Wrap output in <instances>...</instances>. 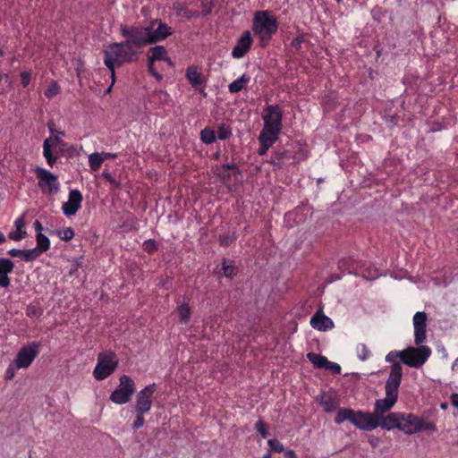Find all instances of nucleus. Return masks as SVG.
I'll use <instances>...</instances> for the list:
<instances>
[{"label": "nucleus", "mask_w": 458, "mask_h": 458, "mask_svg": "<svg viewBox=\"0 0 458 458\" xmlns=\"http://www.w3.org/2000/svg\"><path fill=\"white\" fill-rule=\"evenodd\" d=\"M402 377V365L400 363H396L391 366L390 374L385 386L386 397L384 399L377 400L374 405L373 414L376 416L377 420L385 416V414L396 403Z\"/></svg>", "instance_id": "nucleus-1"}, {"label": "nucleus", "mask_w": 458, "mask_h": 458, "mask_svg": "<svg viewBox=\"0 0 458 458\" xmlns=\"http://www.w3.org/2000/svg\"><path fill=\"white\" fill-rule=\"evenodd\" d=\"M104 64L111 72L112 84L115 82V68L137 60L139 50H131L123 41L110 44L104 51Z\"/></svg>", "instance_id": "nucleus-2"}, {"label": "nucleus", "mask_w": 458, "mask_h": 458, "mask_svg": "<svg viewBox=\"0 0 458 458\" xmlns=\"http://www.w3.org/2000/svg\"><path fill=\"white\" fill-rule=\"evenodd\" d=\"M252 31L264 47L278 30V21L272 11L264 10L254 13L252 20Z\"/></svg>", "instance_id": "nucleus-3"}, {"label": "nucleus", "mask_w": 458, "mask_h": 458, "mask_svg": "<svg viewBox=\"0 0 458 458\" xmlns=\"http://www.w3.org/2000/svg\"><path fill=\"white\" fill-rule=\"evenodd\" d=\"M346 420L364 431H370L378 427V421L373 413L360 410L354 411L351 408H339L335 417V423L340 425Z\"/></svg>", "instance_id": "nucleus-4"}, {"label": "nucleus", "mask_w": 458, "mask_h": 458, "mask_svg": "<svg viewBox=\"0 0 458 458\" xmlns=\"http://www.w3.org/2000/svg\"><path fill=\"white\" fill-rule=\"evenodd\" d=\"M290 147L289 148L274 151L268 161L269 164L277 169H281L285 165L286 161L293 160L298 163L308 157L309 151L305 142L296 140L293 142Z\"/></svg>", "instance_id": "nucleus-5"}, {"label": "nucleus", "mask_w": 458, "mask_h": 458, "mask_svg": "<svg viewBox=\"0 0 458 458\" xmlns=\"http://www.w3.org/2000/svg\"><path fill=\"white\" fill-rule=\"evenodd\" d=\"M263 129L260 132L279 138L283 129V110L279 105H268L262 114Z\"/></svg>", "instance_id": "nucleus-6"}, {"label": "nucleus", "mask_w": 458, "mask_h": 458, "mask_svg": "<svg viewBox=\"0 0 458 458\" xmlns=\"http://www.w3.org/2000/svg\"><path fill=\"white\" fill-rule=\"evenodd\" d=\"M398 429L406 435H413L421 431L435 432L437 426L412 413L401 412Z\"/></svg>", "instance_id": "nucleus-7"}, {"label": "nucleus", "mask_w": 458, "mask_h": 458, "mask_svg": "<svg viewBox=\"0 0 458 458\" xmlns=\"http://www.w3.org/2000/svg\"><path fill=\"white\" fill-rule=\"evenodd\" d=\"M118 367L117 355L112 351L99 352L98 362L93 370L94 377L102 381L107 378Z\"/></svg>", "instance_id": "nucleus-8"}, {"label": "nucleus", "mask_w": 458, "mask_h": 458, "mask_svg": "<svg viewBox=\"0 0 458 458\" xmlns=\"http://www.w3.org/2000/svg\"><path fill=\"white\" fill-rule=\"evenodd\" d=\"M121 34L126 39L123 41L131 50H139L150 44L148 42L147 28L127 27L121 25Z\"/></svg>", "instance_id": "nucleus-9"}, {"label": "nucleus", "mask_w": 458, "mask_h": 458, "mask_svg": "<svg viewBox=\"0 0 458 458\" xmlns=\"http://www.w3.org/2000/svg\"><path fill=\"white\" fill-rule=\"evenodd\" d=\"M402 362L411 368H420L431 355V349L427 345L408 347L402 351Z\"/></svg>", "instance_id": "nucleus-10"}, {"label": "nucleus", "mask_w": 458, "mask_h": 458, "mask_svg": "<svg viewBox=\"0 0 458 458\" xmlns=\"http://www.w3.org/2000/svg\"><path fill=\"white\" fill-rule=\"evenodd\" d=\"M136 390L135 383L131 377L123 375L119 378V385L110 394V401L116 404L127 403Z\"/></svg>", "instance_id": "nucleus-11"}, {"label": "nucleus", "mask_w": 458, "mask_h": 458, "mask_svg": "<svg viewBox=\"0 0 458 458\" xmlns=\"http://www.w3.org/2000/svg\"><path fill=\"white\" fill-rule=\"evenodd\" d=\"M35 173L43 193L55 194L59 191L60 183L55 174L39 166L35 168Z\"/></svg>", "instance_id": "nucleus-12"}, {"label": "nucleus", "mask_w": 458, "mask_h": 458, "mask_svg": "<svg viewBox=\"0 0 458 458\" xmlns=\"http://www.w3.org/2000/svg\"><path fill=\"white\" fill-rule=\"evenodd\" d=\"M40 343L31 342L22 346L14 359V364L18 369L29 368L39 353Z\"/></svg>", "instance_id": "nucleus-13"}, {"label": "nucleus", "mask_w": 458, "mask_h": 458, "mask_svg": "<svg viewBox=\"0 0 458 458\" xmlns=\"http://www.w3.org/2000/svg\"><path fill=\"white\" fill-rule=\"evenodd\" d=\"M157 386L155 383L146 386L136 395L135 411L148 412L152 408L153 394Z\"/></svg>", "instance_id": "nucleus-14"}, {"label": "nucleus", "mask_w": 458, "mask_h": 458, "mask_svg": "<svg viewBox=\"0 0 458 458\" xmlns=\"http://www.w3.org/2000/svg\"><path fill=\"white\" fill-rule=\"evenodd\" d=\"M147 31L150 44L165 40L173 33L172 28L159 20L152 21L150 25L147 27Z\"/></svg>", "instance_id": "nucleus-15"}, {"label": "nucleus", "mask_w": 458, "mask_h": 458, "mask_svg": "<svg viewBox=\"0 0 458 458\" xmlns=\"http://www.w3.org/2000/svg\"><path fill=\"white\" fill-rule=\"evenodd\" d=\"M427 320L428 316L424 311H418L414 314L412 322L414 327V343L420 345L427 338Z\"/></svg>", "instance_id": "nucleus-16"}, {"label": "nucleus", "mask_w": 458, "mask_h": 458, "mask_svg": "<svg viewBox=\"0 0 458 458\" xmlns=\"http://www.w3.org/2000/svg\"><path fill=\"white\" fill-rule=\"evenodd\" d=\"M253 44V38L250 30L242 32L241 37L236 40L231 55L234 59H241L250 50Z\"/></svg>", "instance_id": "nucleus-17"}, {"label": "nucleus", "mask_w": 458, "mask_h": 458, "mask_svg": "<svg viewBox=\"0 0 458 458\" xmlns=\"http://www.w3.org/2000/svg\"><path fill=\"white\" fill-rule=\"evenodd\" d=\"M83 197L80 191L72 190L69 192L68 201L62 206L63 212L65 216H71L77 213L81 207Z\"/></svg>", "instance_id": "nucleus-18"}, {"label": "nucleus", "mask_w": 458, "mask_h": 458, "mask_svg": "<svg viewBox=\"0 0 458 458\" xmlns=\"http://www.w3.org/2000/svg\"><path fill=\"white\" fill-rule=\"evenodd\" d=\"M14 263L7 258H0V287L8 288L11 284L9 274L13 271Z\"/></svg>", "instance_id": "nucleus-19"}, {"label": "nucleus", "mask_w": 458, "mask_h": 458, "mask_svg": "<svg viewBox=\"0 0 458 458\" xmlns=\"http://www.w3.org/2000/svg\"><path fill=\"white\" fill-rule=\"evenodd\" d=\"M185 77L191 86L195 89H198L199 87L203 86L206 83L204 75L200 72L199 68L196 65H190L187 67Z\"/></svg>", "instance_id": "nucleus-20"}, {"label": "nucleus", "mask_w": 458, "mask_h": 458, "mask_svg": "<svg viewBox=\"0 0 458 458\" xmlns=\"http://www.w3.org/2000/svg\"><path fill=\"white\" fill-rule=\"evenodd\" d=\"M60 142H61V139L59 137H55V138L49 137L44 140L43 156L46 158L47 163L50 167H53L58 159V157L55 156L53 154L52 148L54 146H56Z\"/></svg>", "instance_id": "nucleus-21"}, {"label": "nucleus", "mask_w": 458, "mask_h": 458, "mask_svg": "<svg viewBox=\"0 0 458 458\" xmlns=\"http://www.w3.org/2000/svg\"><path fill=\"white\" fill-rule=\"evenodd\" d=\"M310 326L317 330L326 331L333 328L334 323L331 318L322 312L317 311L310 319Z\"/></svg>", "instance_id": "nucleus-22"}, {"label": "nucleus", "mask_w": 458, "mask_h": 458, "mask_svg": "<svg viewBox=\"0 0 458 458\" xmlns=\"http://www.w3.org/2000/svg\"><path fill=\"white\" fill-rule=\"evenodd\" d=\"M148 57L150 58L151 62L164 61L166 62L169 66H174V62L170 59L167 50L163 46L150 47L148 52Z\"/></svg>", "instance_id": "nucleus-23"}, {"label": "nucleus", "mask_w": 458, "mask_h": 458, "mask_svg": "<svg viewBox=\"0 0 458 458\" xmlns=\"http://www.w3.org/2000/svg\"><path fill=\"white\" fill-rule=\"evenodd\" d=\"M401 412H391L378 420V427L386 430L398 428L400 424Z\"/></svg>", "instance_id": "nucleus-24"}, {"label": "nucleus", "mask_w": 458, "mask_h": 458, "mask_svg": "<svg viewBox=\"0 0 458 458\" xmlns=\"http://www.w3.org/2000/svg\"><path fill=\"white\" fill-rule=\"evenodd\" d=\"M279 138L269 136L268 134L260 132L258 140L259 147L257 150L259 156H265L269 148L278 140Z\"/></svg>", "instance_id": "nucleus-25"}, {"label": "nucleus", "mask_w": 458, "mask_h": 458, "mask_svg": "<svg viewBox=\"0 0 458 458\" xmlns=\"http://www.w3.org/2000/svg\"><path fill=\"white\" fill-rule=\"evenodd\" d=\"M320 405L326 412H333L339 406V400L335 394H324L321 395Z\"/></svg>", "instance_id": "nucleus-26"}, {"label": "nucleus", "mask_w": 458, "mask_h": 458, "mask_svg": "<svg viewBox=\"0 0 458 458\" xmlns=\"http://www.w3.org/2000/svg\"><path fill=\"white\" fill-rule=\"evenodd\" d=\"M37 246L34 249H30L35 252L33 255L34 259H37L43 252H46L50 248V240L43 233L36 234Z\"/></svg>", "instance_id": "nucleus-27"}, {"label": "nucleus", "mask_w": 458, "mask_h": 458, "mask_svg": "<svg viewBox=\"0 0 458 458\" xmlns=\"http://www.w3.org/2000/svg\"><path fill=\"white\" fill-rule=\"evenodd\" d=\"M221 270L223 271V276L230 279L236 276L239 272V268L235 265V261L228 259H223Z\"/></svg>", "instance_id": "nucleus-28"}, {"label": "nucleus", "mask_w": 458, "mask_h": 458, "mask_svg": "<svg viewBox=\"0 0 458 458\" xmlns=\"http://www.w3.org/2000/svg\"><path fill=\"white\" fill-rule=\"evenodd\" d=\"M250 77L247 74H242L241 77L233 81L228 85V89L230 93H238L242 90L250 82Z\"/></svg>", "instance_id": "nucleus-29"}, {"label": "nucleus", "mask_w": 458, "mask_h": 458, "mask_svg": "<svg viewBox=\"0 0 458 458\" xmlns=\"http://www.w3.org/2000/svg\"><path fill=\"white\" fill-rule=\"evenodd\" d=\"M33 250H18V249H12L9 250L7 254L13 258H21L25 262H30L35 260L33 258Z\"/></svg>", "instance_id": "nucleus-30"}, {"label": "nucleus", "mask_w": 458, "mask_h": 458, "mask_svg": "<svg viewBox=\"0 0 458 458\" xmlns=\"http://www.w3.org/2000/svg\"><path fill=\"white\" fill-rule=\"evenodd\" d=\"M307 358L318 369H325L328 364L327 358L318 353L309 352Z\"/></svg>", "instance_id": "nucleus-31"}, {"label": "nucleus", "mask_w": 458, "mask_h": 458, "mask_svg": "<svg viewBox=\"0 0 458 458\" xmlns=\"http://www.w3.org/2000/svg\"><path fill=\"white\" fill-rule=\"evenodd\" d=\"M338 267L343 271H347L349 274H352L355 273L357 264L352 258H344L339 260Z\"/></svg>", "instance_id": "nucleus-32"}, {"label": "nucleus", "mask_w": 458, "mask_h": 458, "mask_svg": "<svg viewBox=\"0 0 458 458\" xmlns=\"http://www.w3.org/2000/svg\"><path fill=\"white\" fill-rule=\"evenodd\" d=\"M103 162L104 158H102V155L98 152H94L89 156V165L94 172L99 170Z\"/></svg>", "instance_id": "nucleus-33"}, {"label": "nucleus", "mask_w": 458, "mask_h": 458, "mask_svg": "<svg viewBox=\"0 0 458 458\" xmlns=\"http://www.w3.org/2000/svg\"><path fill=\"white\" fill-rule=\"evenodd\" d=\"M180 322L187 324L191 318V308L188 303H182L177 308Z\"/></svg>", "instance_id": "nucleus-34"}, {"label": "nucleus", "mask_w": 458, "mask_h": 458, "mask_svg": "<svg viewBox=\"0 0 458 458\" xmlns=\"http://www.w3.org/2000/svg\"><path fill=\"white\" fill-rule=\"evenodd\" d=\"M216 133L215 131L206 127L200 131V140L203 143L209 145L216 141Z\"/></svg>", "instance_id": "nucleus-35"}, {"label": "nucleus", "mask_w": 458, "mask_h": 458, "mask_svg": "<svg viewBox=\"0 0 458 458\" xmlns=\"http://www.w3.org/2000/svg\"><path fill=\"white\" fill-rule=\"evenodd\" d=\"M355 350L359 360L362 361L367 360L371 356V352L365 344H358Z\"/></svg>", "instance_id": "nucleus-36"}, {"label": "nucleus", "mask_w": 458, "mask_h": 458, "mask_svg": "<svg viewBox=\"0 0 458 458\" xmlns=\"http://www.w3.org/2000/svg\"><path fill=\"white\" fill-rule=\"evenodd\" d=\"M60 93V86L55 81H51L47 89H45V96L48 99L53 98Z\"/></svg>", "instance_id": "nucleus-37"}, {"label": "nucleus", "mask_w": 458, "mask_h": 458, "mask_svg": "<svg viewBox=\"0 0 458 458\" xmlns=\"http://www.w3.org/2000/svg\"><path fill=\"white\" fill-rule=\"evenodd\" d=\"M232 135V129L229 125L222 123L217 128V138L221 140L229 139Z\"/></svg>", "instance_id": "nucleus-38"}, {"label": "nucleus", "mask_w": 458, "mask_h": 458, "mask_svg": "<svg viewBox=\"0 0 458 458\" xmlns=\"http://www.w3.org/2000/svg\"><path fill=\"white\" fill-rule=\"evenodd\" d=\"M56 235L64 242H69L74 237V231L72 227H66L55 232Z\"/></svg>", "instance_id": "nucleus-39"}, {"label": "nucleus", "mask_w": 458, "mask_h": 458, "mask_svg": "<svg viewBox=\"0 0 458 458\" xmlns=\"http://www.w3.org/2000/svg\"><path fill=\"white\" fill-rule=\"evenodd\" d=\"M236 238L235 233H227L220 235L218 240L221 246L228 247L236 241Z\"/></svg>", "instance_id": "nucleus-40"}, {"label": "nucleus", "mask_w": 458, "mask_h": 458, "mask_svg": "<svg viewBox=\"0 0 458 458\" xmlns=\"http://www.w3.org/2000/svg\"><path fill=\"white\" fill-rule=\"evenodd\" d=\"M142 248L147 253L153 254L158 250V244L155 240L148 239L143 242Z\"/></svg>", "instance_id": "nucleus-41"}, {"label": "nucleus", "mask_w": 458, "mask_h": 458, "mask_svg": "<svg viewBox=\"0 0 458 458\" xmlns=\"http://www.w3.org/2000/svg\"><path fill=\"white\" fill-rule=\"evenodd\" d=\"M101 176L113 186L114 190L121 189V182L117 181L108 171H103Z\"/></svg>", "instance_id": "nucleus-42"}, {"label": "nucleus", "mask_w": 458, "mask_h": 458, "mask_svg": "<svg viewBox=\"0 0 458 458\" xmlns=\"http://www.w3.org/2000/svg\"><path fill=\"white\" fill-rule=\"evenodd\" d=\"M402 355H403L402 351H391L386 354L385 360L386 362L393 363L392 364V366H393L394 364L398 363L396 361L397 359H400L402 360V357H403Z\"/></svg>", "instance_id": "nucleus-43"}, {"label": "nucleus", "mask_w": 458, "mask_h": 458, "mask_svg": "<svg viewBox=\"0 0 458 458\" xmlns=\"http://www.w3.org/2000/svg\"><path fill=\"white\" fill-rule=\"evenodd\" d=\"M255 429L261 435L263 438H267L269 435L266 423L261 420L255 423Z\"/></svg>", "instance_id": "nucleus-44"}, {"label": "nucleus", "mask_w": 458, "mask_h": 458, "mask_svg": "<svg viewBox=\"0 0 458 458\" xmlns=\"http://www.w3.org/2000/svg\"><path fill=\"white\" fill-rule=\"evenodd\" d=\"M26 236H27V232L25 230H18V229H16L15 231L10 232L8 233V238L13 240V241H15V242L21 241Z\"/></svg>", "instance_id": "nucleus-45"}, {"label": "nucleus", "mask_w": 458, "mask_h": 458, "mask_svg": "<svg viewBox=\"0 0 458 458\" xmlns=\"http://www.w3.org/2000/svg\"><path fill=\"white\" fill-rule=\"evenodd\" d=\"M136 412V418L131 425V428L133 429H139L143 427L145 423L144 414L146 412H140V411H135Z\"/></svg>", "instance_id": "nucleus-46"}, {"label": "nucleus", "mask_w": 458, "mask_h": 458, "mask_svg": "<svg viewBox=\"0 0 458 458\" xmlns=\"http://www.w3.org/2000/svg\"><path fill=\"white\" fill-rule=\"evenodd\" d=\"M306 41V35L301 34L298 37L294 38L291 42V47L295 50H300L301 48L302 43Z\"/></svg>", "instance_id": "nucleus-47"}, {"label": "nucleus", "mask_w": 458, "mask_h": 458, "mask_svg": "<svg viewBox=\"0 0 458 458\" xmlns=\"http://www.w3.org/2000/svg\"><path fill=\"white\" fill-rule=\"evenodd\" d=\"M154 63L155 62H151L150 58L148 57V71L157 81H160L163 76L156 70Z\"/></svg>", "instance_id": "nucleus-48"}, {"label": "nucleus", "mask_w": 458, "mask_h": 458, "mask_svg": "<svg viewBox=\"0 0 458 458\" xmlns=\"http://www.w3.org/2000/svg\"><path fill=\"white\" fill-rule=\"evenodd\" d=\"M267 444L271 450L276 453H282L284 451V445L276 439H269Z\"/></svg>", "instance_id": "nucleus-49"}, {"label": "nucleus", "mask_w": 458, "mask_h": 458, "mask_svg": "<svg viewBox=\"0 0 458 458\" xmlns=\"http://www.w3.org/2000/svg\"><path fill=\"white\" fill-rule=\"evenodd\" d=\"M19 369L16 368L14 361H13L5 370L4 377L6 380H12L15 377L16 370Z\"/></svg>", "instance_id": "nucleus-50"}, {"label": "nucleus", "mask_w": 458, "mask_h": 458, "mask_svg": "<svg viewBox=\"0 0 458 458\" xmlns=\"http://www.w3.org/2000/svg\"><path fill=\"white\" fill-rule=\"evenodd\" d=\"M20 76L22 87L27 88L31 81V73L30 72H22Z\"/></svg>", "instance_id": "nucleus-51"}, {"label": "nucleus", "mask_w": 458, "mask_h": 458, "mask_svg": "<svg viewBox=\"0 0 458 458\" xmlns=\"http://www.w3.org/2000/svg\"><path fill=\"white\" fill-rule=\"evenodd\" d=\"M326 369H328L330 371H332L334 374H341V366L335 362H332L330 360H328V364H327Z\"/></svg>", "instance_id": "nucleus-52"}, {"label": "nucleus", "mask_w": 458, "mask_h": 458, "mask_svg": "<svg viewBox=\"0 0 458 458\" xmlns=\"http://www.w3.org/2000/svg\"><path fill=\"white\" fill-rule=\"evenodd\" d=\"M217 176L224 184H228L231 182V174L221 169Z\"/></svg>", "instance_id": "nucleus-53"}, {"label": "nucleus", "mask_w": 458, "mask_h": 458, "mask_svg": "<svg viewBox=\"0 0 458 458\" xmlns=\"http://www.w3.org/2000/svg\"><path fill=\"white\" fill-rule=\"evenodd\" d=\"M26 313H27V316H28V317H30V318H33V317L38 318L39 316H41L42 311H41L39 309H37V308H36V307H34V306H30V307H28V309H27V310H26Z\"/></svg>", "instance_id": "nucleus-54"}, {"label": "nucleus", "mask_w": 458, "mask_h": 458, "mask_svg": "<svg viewBox=\"0 0 458 458\" xmlns=\"http://www.w3.org/2000/svg\"><path fill=\"white\" fill-rule=\"evenodd\" d=\"M14 226L18 230H24V227H25L24 215H22L20 217L15 219Z\"/></svg>", "instance_id": "nucleus-55"}, {"label": "nucleus", "mask_w": 458, "mask_h": 458, "mask_svg": "<svg viewBox=\"0 0 458 458\" xmlns=\"http://www.w3.org/2000/svg\"><path fill=\"white\" fill-rule=\"evenodd\" d=\"M221 169L225 170V172H231V171H233V172H238V167L235 164H225L222 165Z\"/></svg>", "instance_id": "nucleus-56"}, {"label": "nucleus", "mask_w": 458, "mask_h": 458, "mask_svg": "<svg viewBox=\"0 0 458 458\" xmlns=\"http://www.w3.org/2000/svg\"><path fill=\"white\" fill-rule=\"evenodd\" d=\"M450 402L453 406H454L458 409V393H453L450 395Z\"/></svg>", "instance_id": "nucleus-57"}, {"label": "nucleus", "mask_w": 458, "mask_h": 458, "mask_svg": "<svg viewBox=\"0 0 458 458\" xmlns=\"http://www.w3.org/2000/svg\"><path fill=\"white\" fill-rule=\"evenodd\" d=\"M33 226H34V229L37 232V233H42L43 225L38 220H36L34 222Z\"/></svg>", "instance_id": "nucleus-58"}, {"label": "nucleus", "mask_w": 458, "mask_h": 458, "mask_svg": "<svg viewBox=\"0 0 458 458\" xmlns=\"http://www.w3.org/2000/svg\"><path fill=\"white\" fill-rule=\"evenodd\" d=\"M100 154L102 155V158H104V161L106 159L115 158L117 157L116 154L108 153V152H102Z\"/></svg>", "instance_id": "nucleus-59"}, {"label": "nucleus", "mask_w": 458, "mask_h": 458, "mask_svg": "<svg viewBox=\"0 0 458 458\" xmlns=\"http://www.w3.org/2000/svg\"><path fill=\"white\" fill-rule=\"evenodd\" d=\"M286 456L288 458H296V454H295V452L293 450H289L286 453Z\"/></svg>", "instance_id": "nucleus-60"}, {"label": "nucleus", "mask_w": 458, "mask_h": 458, "mask_svg": "<svg viewBox=\"0 0 458 458\" xmlns=\"http://www.w3.org/2000/svg\"><path fill=\"white\" fill-rule=\"evenodd\" d=\"M6 242V238L4 234L0 231V244H3Z\"/></svg>", "instance_id": "nucleus-61"}, {"label": "nucleus", "mask_w": 458, "mask_h": 458, "mask_svg": "<svg viewBox=\"0 0 458 458\" xmlns=\"http://www.w3.org/2000/svg\"><path fill=\"white\" fill-rule=\"evenodd\" d=\"M456 367L458 368V357L454 360L452 365L453 369Z\"/></svg>", "instance_id": "nucleus-62"}, {"label": "nucleus", "mask_w": 458, "mask_h": 458, "mask_svg": "<svg viewBox=\"0 0 458 458\" xmlns=\"http://www.w3.org/2000/svg\"><path fill=\"white\" fill-rule=\"evenodd\" d=\"M113 85H114V84H112V83H111V85L108 87V89H106V94H108V93H110V92H111L112 88H113Z\"/></svg>", "instance_id": "nucleus-63"}, {"label": "nucleus", "mask_w": 458, "mask_h": 458, "mask_svg": "<svg viewBox=\"0 0 458 458\" xmlns=\"http://www.w3.org/2000/svg\"><path fill=\"white\" fill-rule=\"evenodd\" d=\"M210 12H211V9H206V11H204V13L208 14Z\"/></svg>", "instance_id": "nucleus-64"}]
</instances>
